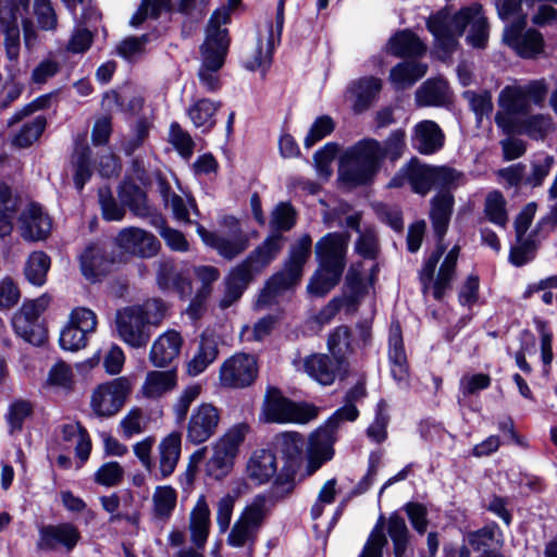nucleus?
Listing matches in <instances>:
<instances>
[{
	"mask_svg": "<svg viewBox=\"0 0 557 557\" xmlns=\"http://www.w3.org/2000/svg\"><path fill=\"white\" fill-rule=\"evenodd\" d=\"M238 4L239 2L235 5H231L227 1V5H223L213 12L208 23L207 37L203 45L218 48H222L223 46L224 49H228L230 41L227 38V30L221 26L228 22L230 11Z\"/></svg>",
	"mask_w": 557,
	"mask_h": 557,
	"instance_id": "72a5a7b5",
	"label": "nucleus"
},
{
	"mask_svg": "<svg viewBox=\"0 0 557 557\" xmlns=\"http://www.w3.org/2000/svg\"><path fill=\"white\" fill-rule=\"evenodd\" d=\"M183 345L181 334L175 330H169L161 334L152 344L149 360L156 368L168 367L175 360Z\"/></svg>",
	"mask_w": 557,
	"mask_h": 557,
	"instance_id": "a878e982",
	"label": "nucleus"
},
{
	"mask_svg": "<svg viewBox=\"0 0 557 557\" xmlns=\"http://www.w3.org/2000/svg\"><path fill=\"white\" fill-rule=\"evenodd\" d=\"M219 349L216 342L211 337L202 336L199 348L193 359L187 363V373L197 376L202 373L209 364L218 357Z\"/></svg>",
	"mask_w": 557,
	"mask_h": 557,
	"instance_id": "49530a36",
	"label": "nucleus"
},
{
	"mask_svg": "<svg viewBox=\"0 0 557 557\" xmlns=\"http://www.w3.org/2000/svg\"><path fill=\"white\" fill-rule=\"evenodd\" d=\"M177 502L176 491L170 486H157L152 494V511L154 518L166 521L172 516Z\"/></svg>",
	"mask_w": 557,
	"mask_h": 557,
	"instance_id": "09e8293b",
	"label": "nucleus"
},
{
	"mask_svg": "<svg viewBox=\"0 0 557 557\" xmlns=\"http://www.w3.org/2000/svg\"><path fill=\"white\" fill-rule=\"evenodd\" d=\"M211 512L206 496L200 495L189 513L188 529L190 532V542L198 552L203 549L211 527Z\"/></svg>",
	"mask_w": 557,
	"mask_h": 557,
	"instance_id": "393cba45",
	"label": "nucleus"
},
{
	"mask_svg": "<svg viewBox=\"0 0 557 557\" xmlns=\"http://www.w3.org/2000/svg\"><path fill=\"white\" fill-rule=\"evenodd\" d=\"M554 131V123L549 115L535 114L520 121L517 134L527 135L531 139L543 140Z\"/></svg>",
	"mask_w": 557,
	"mask_h": 557,
	"instance_id": "3c124183",
	"label": "nucleus"
},
{
	"mask_svg": "<svg viewBox=\"0 0 557 557\" xmlns=\"http://www.w3.org/2000/svg\"><path fill=\"white\" fill-rule=\"evenodd\" d=\"M177 383L175 370L149 371L141 386L143 395L147 398H159L172 391Z\"/></svg>",
	"mask_w": 557,
	"mask_h": 557,
	"instance_id": "e433bc0d",
	"label": "nucleus"
},
{
	"mask_svg": "<svg viewBox=\"0 0 557 557\" xmlns=\"http://www.w3.org/2000/svg\"><path fill=\"white\" fill-rule=\"evenodd\" d=\"M283 244L284 237L281 234L271 235L231 271L227 280L246 288L253 277L276 258Z\"/></svg>",
	"mask_w": 557,
	"mask_h": 557,
	"instance_id": "423d86ee",
	"label": "nucleus"
},
{
	"mask_svg": "<svg viewBox=\"0 0 557 557\" xmlns=\"http://www.w3.org/2000/svg\"><path fill=\"white\" fill-rule=\"evenodd\" d=\"M388 49L396 57H416L425 52V46L410 30H401L388 41Z\"/></svg>",
	"mask_w": 557,
	"mask_h": 557,
	"instance_id": "79ce46f5",
	"label": "nucleus"
},
{
	"mask_svg": "<svg viewBox=\"0 0 557 557\" xmlns=\"http://www.w3.org/2000/svg\"><path fill=\"white\" fill-rule=\"evenodd\" d=\"M382 89V82L377 77H362L352 82L348 87V94L352 98V110L360 114L367 111L375 101Z\"/></svg>",
	"mask_w": 557,
	"mask_h": 557,
	"instance_id": "2f4dec72",
	"label": "nucleus"
},
{
	"mask_svg": "<svg viewBox=\"0 0 557 557\" xmlns=\"http://www.w3.org/2000/svg\"><path fill=\"white\" fill-rule=\"evenodd\" d=\"M426 69L425 64L419 62H401L391 70L389 79L395 88L405 89L420 79L426 73Z\"/></svg>",
	"mask_w": 557,
	"mask_h": 557,
	"instance_id": "ea45409f",
	"label": "nucleus"
},
{
	"mask_svg": "<svg viewBox=\"0 0 557 557\" xmlns=\"http://www.w3.org/2000/svg\"><path fill=\"white\" fill-rule=\"evenodd\" d=\"M16 212V201L12 198L11 189L0 184V237H5L13 230L12 220Z\"/></svg>",
	"mask_w": 557,
	"mask_h": 557,
	"instance_id": "5fc2aeb1",
	"label": "nucleus"
},
{
	"mask_svg": "<svg viewBox=\"0 0 557 557\" xmlns=\"http://www.w3.org/2000/svg\"><path fill=\"white\" fill-rule=\"evenodd\" d=\"M115 244L123 251L141 258L156 256L160 247L156 236L135 226L121 230L115 237Z\"/></svg>",
	"mask_w": 557,
	"mask_h": 557,
	"instance_id": "2eb2a0df",
	"label": "nucleus"
},
{
	"mask_svg": "<svg viewBox=\"0 0 557 557\" xmlns=\"http://www.w3.org/2000/svg\"><path fill=\"white\" fill-rule=\"evenodd\" d=\"M380 141L373 138L359 140L341 158L339 176L343 182L359 186L368 184L380 168Z\"/></svg>",
	"mask_w": 557,
	"mask_h": 557,
	"instance_id": "20e7f679",
	"label": "nucleus"
},
{
	"mask_svg": "<svg viewBox=\"0 0 557 557\" xmlns=\"http://www.w3.org/2000/svg\"><path fill=\"white\" fill-rule=\"evenodd\" d=\"M115 325L120 338L133 348L146 347L150 341V327L133 306L116 311Z\"/></svg>",
	"mask_w": 557,
	"mask_h": 557,
	"instance_id": "f8f14e48",
	"label": "nucleus"
},
{
	"mask_svg": "<svg viewBox=\"0 0 557 557\" xmlns=\"http://www.w3.org/2000/svg\"><path fill=\"white\" fill-rule=\"evenodd\" d=\"M368 293V286L363 280L361 263L352 264L346 274L344 295L339 297L348 310H356L360 300Z\"/></svg>",
	"mask_w": 557,
	"mask_h": 557,
	"instance_id": "f704fd0d",
	"label": "nucleus"
},
{
	"mask_svg": "<svg viewBox=\"0 0 557 557\" xmlns=\"http://www.w3.org/2000/svg\"><path fill=\"white\" fill-rule=\"evenodd\" d=\"M311 237L305 234L290 247L289 257L283 270L269 278L258 297L257 307L271 306L280 295L299 283L304 265L311 252Z\"/></svg>",
	"mask_w": 557,
	"mask_h": 557,
	"instance_id": "7ed1b4c3",
	"label": "nucleus"
},
{
	"mask_svg": "<svg viewBox=\"0 0 557 557\" xmlns=\"http://www.w3.org/2000/svg\"><path fill=\"white\" fill-rule=\"evenodd\" d=\"M157 282L161 289H174L181 296L187 295L191 290V285L187 277L169 261L160 263Z\"/></svg>",
	"mask_w": 557,
	"mask_h": 557,
	"instance_id": "58836bf2",
	"label": "nucleus"
},
{
	"mask_svg": "<svg viewBox=\"0 0 557 557\" xmlns=\"http://www.w3.org/2000/svg\"><path fill=\"white\" fill-rule=\"evenodd\" d=\"M498 104L508 115L527 113L530 109L521 85L506 86L498 96Z\"/></svg>",
	"mask_w": 557,
	"mask_h": 557,
	"instance_id": "a18cd8bd",
	"label": "nucleus"
},
{
	"mask_svg": "<svg viewBox=\"0 0 557 557\" xmlns=\"http://www.w3.org/2000/svg\"><path fill=\"white\" fill-rule=\"evenodd\" d=\"M129 391L131 384L126 377H117L100 385L91 397L94 412L99 417L116 414L124 405Z\"/></svg>",
	"mask_w": 557,
	"mask_h": 557,
	"instance_id": "9b49d317",
	"label": "nucleus"
},
{
	"mask_svg": "<svg viewBox=\"0 0 557 557\" xmlns=\"http://www.w3.org/2000/svg\"><path fill=\"white\" fill-rule=\"evenodd\" d=\"M133 307L139 310V314L149 327L160 325L168 312L166 304L160 298H151L143 305Z\"/></svg>",
	"mask_w": 557,
	"mask_h": 557,
	"instance_id": "e2e57ef3",
	"label": "nucleus"
},
{
	"mask_svg": "<svg viewBox=\"0 0 557 557\" xmlns=\"http://www.w3.org/2000/svg\"><path fill=\"white\" fill-rule=\"evenodd\" d=\"M484 212L490 222L502 227L507 224L506 200L502 193L495 190L486 196Z\"/></svg>",
	"mask_w": 557,
	"mask_h": 557,
	"instance_id": "680f3d73",
	"label": "nucleus"
},
{
	"mask_svg": "<svg viewBox=\"0 0 557 557\" xmlns=\"http://www.w3.org/2000/svg\"><path fill=\"white\" fill-rule=\"evenodd\" d=\"M406 148V132L403 128L394 129L383 144L380 143V162L384 158L392 161L399 159Z\"/></svg>",
	"mask_w": 557,
	"mask_h": 557,
	"instance_id": "0e129e2a",
	"label": "nucleus"
},
{
	"mask_svg": "<svg viewBox=\"0 0 557 557\" xmlns=\"http://www.w3.org/2000/svg\"><path fill=\"white\" fill-rule=\"evenodd\" d=\"M283 10H284V1L280 0L278 7H277V14H276V34H274L272 24L267 25L265 45H263L262 39L260 38L258 41L256 54L253 55L252 60H248L245 63V66L248 70L253 71V70L259 69L263 65H267L271 62L272 52L275 47V44L278 42L281 39V34H282L283 24H284Z\"/></svg>",
	"mask_w": 557,
	"mask_h": 557,
	"instance_id": "c756f323",
	"label": "nucleus"
},
{
	"mask_svg": "<svg viewBox=\"0 0 557 557\" xmlns=\"http://www.w3.org/2000/svg\"><path fill=\"white\" fill-rule=\"evenodd\" d=\"M88 336V333L69 322L61 332L60 345L65 350L76 351L86 346Z\"/></svg>",
	"mask_w": 557,
	"mask_h": 557,
	"instance_id": "774afa93",
	"label": "nucleus"
},
{
	"mask_svg": "<svg viewBox=\"0 0 557 557\" xmlns=\"http://www.w3.org/2000/svg\"><path fill=\"white\" fill-rule=\"evenodd\" d=\"M334 128L335 122L330 115H321L317 117L305 137V147H312L315 143L330 135Z\"/></svg>",
	"mask_w": 557,
	"mask_h": 557,
	"instance_id": "338daca9",
	"label": "nucleus"
},
{
	"mask_svg": "<svg viewBox=\"0 0 557 557\" xmlns=\"http://www.w3.org/2000/svg\"><path fill=\"white\" fill-rule=\"evenodd\" d=\"M227 49L201 46L202 65L198 71V77L201 85L208 91H215L219 86L218 71L223 66Z\"/></svg>",
	"mask_w": 557,
	"mask_h": 557,
	"instance_id": "bb28decb",
	"label": "nucleus"
},
{
	"mask_svg": "<svg viewBox=\"0 0 557 557\" xmlns=\"http://www.w3.org/2000/svg\"><path fill=\"white\" fill-rule=\"evenodd\" d=\"M220 103H215L209 99H200L188 109V116L196 127L202 131L211 129L214 124V114Z\"/></svg>",
	"mask_w": 557,
	"mask_h": 557,
	"instance_id": "603ef678",
	"label": "nucleus"
},
{
	"mask_svg": "<svg viewBox=\"0 0 557 557\" xmlns=\"http://www.w3.org/2000/svg\"><path fill=\"white\" fill-rule=\"evenodd\" d=\"M62 440L66 443L76 441L75 455L84 463L91 451V441L79 422L66 423L61 426Z\"/></svg>",
	"mask_w": 557,
	"mask_h": 557,
	"instance_id": "c03bdc74",
	"label": "nucleus"
},
{
	"mask_svg": "<svg viewBox=\"0 0 557 557\" xmlns=\"http://www.w3.org/2000/svg\"><path fill=\"white\" fill-rule=\"evenodd\" d=\"M81 539L78 529L71 523L45 525L39 529L37 548L40 550H54L63 546L71 552Z\"/></svg>",
	"mask_w": 557,
	"mask_h": 557,
	"instance_id": "aec40b11",
	"label": "nucleus"
},
{
	"mask_svg": "<svg viewBox=\"0 0 557 557\" xmlns=\"http://www.w3.org/2000/svg\"><path fill=\"white\" fill-rule=\"evenodd\" d=\"M182 448V435L180 432H172L166 435L158 446V473L157 479L170 476L180 460Z\"/></svg>",
	"mask_w": 557,
	"mask_h": 557,
	"instance_id": "7c9ffc66",
	"label": "nucleus"
},
{
	"mask_svg": "<svg viewBox=\"0 0 557 557\" xmlns=\"http://www.w3.org/2000/svg\"><path fill=\"white\" fill-rule=\"evenodd\" d=\"M21 235L26 240L37 242L48 237L51 231V220L42 208L36 203L28 205L21 213Z\"/></svg>",
	"mask_w": 557,
	"mask_h": 557,
	"instance_id": "5701e85b",
	"label": "nucleus"
},
{
	"mask_svg": "<svg viewBox=\"0 0 557 557\" xmlns=\"http://www.w3.org/2000/svg\"><path fill=\"white\" fill-rule=\"evenodd\" d=\"M467 26H470L467 41L474 48H485L488 40V22L480 4L462 8L455 14L444 9L426 21V27L434 36L437 47L445 53L456 49L458 38Z\"/></svg>",
	"mask_w": 557,
	"mask_h": 557,
	"instance_id": "f03ea898",
	"label": "nucleus"
},
{
	"mask_svg": "<svg viewBox=\"0 0 557 557\" xmlns=\"http://www.w3.org/2000/svg\"><path fill=\"white\" fill-rule=\"evenodd\" d=\"M274 446L289 461H295L302 454L305 440L297 432H284L274 437Z\"/></svg>",
	"mask_w": 557,
	"mask_h": 557,
	"instance_id": "864d4df0",
	"label": "nucleus"
},
{
	"mask_svg": "<svg viewBox=\"0 0 557 557\" xmlns=\"http://www.w3.org/2000/svg\"><path fill=\"white\" fill-rule=\"evenodd\" d=\"M47 126V120L44 115H37L32 121L23 124L18 133L13 138V145L20 148L32 146L44 133Z\"/></svg>",
	"mask_w": 557,
	"mask_h": 557,
	"instance_id": "13d9d810",
	"label": "nucleus"
},
{
	"mask_svg": "<svg viewBox=\"0 0 557 557\" xmlns=\"http://www.w3.org/2000/svg\"><path fill=\"white\" fill-rule=\"evenodd\" d=\"M0 29L4 35L5 54L10 61L16 62L20 57V28L15 18L0 16Z\"/></svg>",
	"mask_w": 557,
	"mask_h": 557,
	"instance_id": "4d7b16f0",
	"label": "nucleus"
},
{
	"mask_svg": "<svg viewBox=\"0 0 557 557\" xmlns=\"http://www.w3.org/2000/svg\"><path fill=\"white\" fill-rule=\"evenodd\" d=\"M276 472V458L268 449H258L253 451L248 463L247 473L250 479L258 483L268 482Z\"/></svg>",
	"mask_w": 557,
	"mask_h": 557,
	"instance_id": "c9c22d12",
	"label": "nucleus"
},
{
	"mask_svg": "<svg viewBox=\"0 0 557 557\" xmlns=\"http://www.w3.org/2000/svg\"><path fill=\"white\" fill-rule=\"evenodd\" d=\"M220 412L211 404L203 403L196 407L188 420L186 428V441L200 445L210 440L218 431Z\"/></svg>",
	"mask_w": 557,
	"mask_h": 557,
	"instance_id": "ddd939ff",
	"label": "nucleus"
},
{
	"mask_svg": "<svg viewBox=\"0 0 557 557\" xmlns=\"http://www.w3.org/2000/svg\"><path fill=\"white\" fill-rule=\"evenodd\" d=\"M50 265L51 260L46 252L40 250L32 252L24 267L26 280L35 286H42L46 283Z\"/></svg>",
	"mask_w": 557,
	"mask_h": 557,
	"instance_id": "de8ad7c7",
	"label": "nucleus"
},
{
	"mask_svg": "<svg viewBox=\"0 0 557 557\" xmlns=\"http://www.w3.org/2000/svg\"><path fill=\"white\" fill-rule=\"evenodd\" d=\"M366 395V383L361 380L346 393L344 406L337 409L332 417L329 418L325 424L337 430L341 423L345 421H355L359 416V411L355 404L361 400Z\"/></svg>",
	"mask_w": 557,
	"mask_h": 557,
	"instance_id": "473e14b6",
	"label": "nucleus"
},
{
	"mask_svg": "<svg viewBox=\"0 0 557 557\" xmlns=\"http://www.w3.org/2000/svg\"><path fill=\"white\" fill-rule=\"evenodd\" d=\"M98 202L102 218L107 221H121L126 214L124 205L116 201L108 186H101L98 189Z\"/></svg>",
	"mask_w": 557,
	"mask_h": 557,
	"instance_id": "bf43d9fd",
	"label": "nucleus"
},
{
	"mask_svg": "<svg viewBox=\"0 0 557 557\" xmlns=\"http://www.w3.org/2000/svg\"><path fill=\"white\" fill-rule=\"evenodd\" d=\"M257 376V359L249 354H235L220 367L219 379L223 387L244 388L250 386Z\"/></svg>",
	"mask_w": 557,
	"mask_h": 557,
	"instance_id": "9d476101",
	"label": "nucleus"
},
{
	"mask_svg": "<svg viewBox=\"0 0 557 557\" xmlns=\"http://www.w3.org/2000/svg\"><path fill=\"white\" fill-rule=\"evenodd\" d=\"M384 529V518L380 517L359 557H383V549L388 543Z\"/></svg>",
	"mask_w": 557,
	"mask_h": 557,
	"instance_id": "052dcab7",
	"label": "nucleus"
},
{
	"mask_svg": "<svg viewBox=\"0 0 557 557\" xmlns=\"http://www.w3.org/2000/svg\"><path fill=\"white\" fill-rule=\"evenodd\" d=\"M113 263L108 247L102 243H94L86 247L81 256V270L83 275L96 282L104 276Z\"/></svg>",
	"mask_w": 557,
	"mask_h": 557,
	"instance_id": "412c9836",
	"label": "nucleus"
},
{
	"mask_svg": "<svg viewBox=\"0 0 557 557\" xmlns=\"http://www.w3.org/2000/svg\"><path fill=\"white\" fill-rule=\"evenodd\" d=\"M197 233L207 246L216 250L226 260H233L248 248L249 239L247 235L225 236L210 232L200 224L197 225Z\"/></svg>",
	"mask_w": 557,
	"mask_h": 557,
	"instance_id": "4be33fe9",
	"label": "nucleus"
},
{
	"mask_svg": "<svg viewBox=\"0 0 557 557\" xmlns=\"http://www.w3.org/2000/svg\"><path fill=\"white\" fill-rule=\"evenodd\" d=\"M386 531L393 543V553L395 557H405L410 533L406 521L398 513H392L386 521Z\"/></svg>",
	"mask_w": 557,
	"mask_h": 557,
	"instance_id": "37998d69",
	"label": "nucleus"
},
{
	"mask_svg": "<svg viewBox=\"0 0 557 557\" xmlns=\"http://www.w3.org/2000/svg\"><path fill=\"white\" fill-rule=\"evenodd\" d=\"M335 432L336 430L325 424L310 435L308 442V474H312L325 461L332 459L333 444L336 440Z\"/></svg>",
	"mask_w": 557,
	"mask_h": 557,
	"instance_id": "6ab92c4d",
	"label": "nucleus"
},
{
	"mask_svg": "<svg viewBox=\"0 0 557 557\" xmlns=\"http://www.w3.org/2000/svg\"><path fill=\"white\" fill-rule=\"evenodd\" d=\"M348 237L341 233H329L315 244V255L321 267L345 269Z\"/></svg>",
	"mask_w": 557,
	"mask_h": 557,
	"instance_id": "a211bd4d",
	"label": "nucleus"
},
{
	"mask_svg": "<svg viewBox=\"0 0 557 557\" xmlns=\"http://www.w3.org/2000/svg\"><path fill=\"white\" fill-rule=\"evenodd\" d=\"M91 151L85 141H77L72 154L71 164L74 170V185L78 191H82L85 184L92 176Z\"/></svg>",
	"mask_w": 557,
	"mask_h": 557,
	"instance_id": "4c0bfd02",
	"label": "nucleus"
},
{
	"mask_svg": "<svg viewBox=\"0 0 557 557\" xmlns=\"http://www.w3.org/2000/svg\"><path fill=\"white\" fill-rule=\"evenodd\" d=\"M119 198L138 218H150L151 223L160 221L157 209L148 201L147 193L133 182H124L117 190Z\"/></svg>",
	"mask_w": 557,
	"mask_h": 557,
	"instance_id": "b1692460",
	"label": "nucleus"
},
{
	"mask_svg": "<svg viewBox=\"0 0 557 557\" xmlns=\"http://www.w3.org/2000/svg\"><path fill=\"white\" fill-rule=\"evenodd\" d=\"M448 86L443 79H429L416 92L419 106H442L447 100Z\"/></svg>",
	"mask_w": 557,
	"mask_h": 557,
	"instance_id": "8fccbe9b",
	"label": "nucleus"
},
{
	"mask_svg": "<svg viewBox=\"0 0 557 557\" xmlns=\"http://www.w3.org/2000/svg\"><path fill=\"white\" fill-rule=\"evenodd\" d=\"M293 364L297 371L307 373L320 384L331 385L343 363L325 354H312L305 358H295Z\"/></svg>",
	"mask_w": 557,
	"mask_h": 557,
	"instance_id": "dca6fc26",
	"label": "nucleus"
},
{
	"mask_svg": "<svg viewBox=\"0 0 557 557\" xmlns=\"http://www.w3.org/2000/svg\"><path fill=\"white\" fill-rule=\"evenodd\" d=\"M48 305L49 298L41 296L37 299L24 302L12 318V325L15 333L34 346H40L46 342L47 332L38 319L47 309Z\"/></svg>",
	"mask_w": 557,
	"mask_h": 557,
	"instance_id": "6e6552de",
	"label": "nucleus"
},
{
	"mask_svg": "<svg viewBox=\"0 0 557 557\" xmlns=\"http://www.w3.org/2000/svg\"><path fill=\"white\" fill-rule=\"evenodd\" d=\"M555 160L553 156L541 154L531 162V173L525 177V185L539 187L549 174Z\"/></svg>",
	"mask_w": 557,
	"mask_h": 557,
	"instance_id": "69168bd1",
	"label": "nucleus"
},
{
	"mask_svg": "<svg viewBox=\"0 0 557 557\" xmlns=\"http://www.w3.org/2000/svg\"><path fill=\"white\" fill-rule=\"evenodd\" d=\"M342 274L343 270L319 264L307 286L308 293L315 297L325 296L338 284Z\"/></svg>",
	"mask_w": 557,
	"mask_h": 557,
	"instance_id": "a19ab883",
	"label": "nucleus"
},
{
	"mask_svg": "<svg viewBox=\"0 0 557 557\" xmlns=\"http://www.w3.org/2000/svg\"><path fill=\"white\" fill-rule=\"evenodd\" d=\"M388 358L394 380L403 387L408 385V364L399 323H392L388 338Z\"/></svg>",
	"mask_w": 557,
	"mask_h": 557,
	"instance_id": "cd10ccee",
	"label": "nucleus"
},
{
	"mask_svg": "<svg viewBox=\"0 0 557 557\" xmlns=\"http://www.w3.org/2000/svg\"><path fill=\"white\" fill-rule=\"evenodd\" d=\"M319 409L310 404H297L276 388L268 391L261 408V419L268 423H308L318 417Z\"/></svg>",
	"mask_w": 557,
	"mask_h": 557,
	"instance_id": "39448f33",
	"label": "nucleus"
},
{
	"mask_svg": "<svg viewBox=\"0 0 557 557\" xmlns=\"http://www.w3.org/2000/svg\"><path fill=\"white\" fill-rule=\"evenodd\" d=\"M247 432L246 424L235 425L213 444L212 456L206 463V473L209 476L222 480L230 473Z\"/></svg>",
	"mask_w": 557,
	"mask_h": 557,
	"instance_id": "0eeeda50",
	"label": "nucleus"
},
{
	"mask_svg": "<svg viewBox=\"0 0 557 557\" xmlns=\"http://www.w3.org/2000/svg\"><path fill=\"white\" fill-rule=\"evenodd\" d=\"M265 499L261 496L248 505L235 521L227 536V544L233 547H251L265 518Z\"/></svg>",
	"mask_w": 557,
	"mask_h": 557,
	"instance_id": "1a4fd4ad",
	"label": "nucleus"
},
{
	"mask_svg": "<svg viewBox=\"0 0 557 557\" xmlns=\"http://www.w3.org/2000/svg\"><path fill=\"white\" fill-rule=\"evenodd\" d=\"M454 205L455 198L448 191L438 193L431 199L430 220L437 238V246L423 264L420 271V281L423 293L432 287V294L436 300H441L445 292L451 287L460 251V247L457 245L448 251L433 282L436 265L446 250L443 240L449 225Z\"/></svg>",
	"mask_w": 557,
	"mask_h": 557,
	"instance_id": "f257e3e1",
	"label": "nucleus"
},
{
	"mask_svg": "<svg viewBox=\"0 0 557 557\" xmlns=\"http://www.w3.org/2000/svg\"><path fill=\"white\" fill-rule=\"evenodd\" d=\"M411 141L420 153L433 154L444 146L445 135L434 121L424 120L414 126Z\"/></svg>",
	"mask_w": 557,
	"mask_h": 557,
	"instance_id": "c85d7f7f",
	"label": "nucleus"
},
{
	"mask_svg": "<svg viewBox=\"0 0 557 557\" xmlns=\"http://www.w3.org/2000/svg\"><path fill=\"white\" fill-rule=\"evenodd\" d=\"M525 24V16L519 17L505 28L503 38L519 55L533 58L543 50L544 40L541 33L535 29H529L522 34Z\"/></svg>",
	"mask_w": 557,
	"mask_h": 557,
	"instance_id": "4468645a",
	"label": "nucleus"
},
{
	"mask_svg": "<svg viewBox=\"0 0 557 557\" xmlns=\"http://www.w3.org/2000/svg\"><path fill=\"white\" fill-rule=\"evenodd\" d=\"M327 347L332 356L343 363L345 356L354 350L349 327L337 326L329 336Z\"/></svg>",
	"mask_w": 557,
	"mask_h": 557,
	"instance_id": "6e6d98bb",
	"label": "nucleus"
},
{
	"mask_svg": "<svg viewBox=\"0 0 557 557\" xmlns=\"http://www.w3.org/2000/svg\"><path fill=\"white\" fill-rule=\"evenodd\" d=\"M405 180L410 184L414 193L425 195L435 186V166L423 164L418 159H412L400 170L397 176L391 180L388 186L400 187Z\"/></svg>",
	"mask_w": 557,
	"mask_h": 557,
	"instance_id": "f3484780",
	"label": "nucleus"
}]
</instances>
